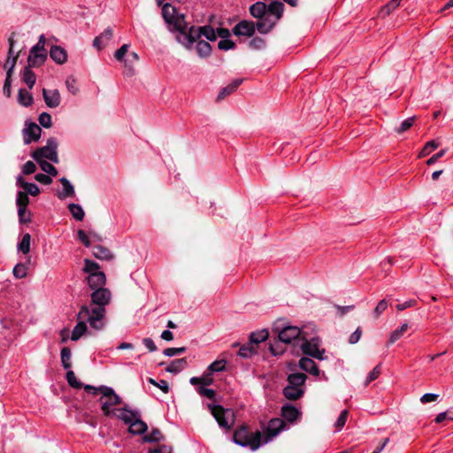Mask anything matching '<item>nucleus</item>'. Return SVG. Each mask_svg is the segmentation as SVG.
<instances>
[{
	"label": "nucleus",
	"mask_w": 453,
	"mask_h": 453,
	"mask_svg": "<svg viewBox=\"0 0 453 453\" xmlns=\"http://www.w3.org/2000/svg\"><path fill=\"white\" fill-rule=\"evenodd\" d=\"M84 389L92 395H101L98 402L100 403L103 414L106 417H112L113 414H116L118 411L116 407L123 403L122 398L111 387L84 385Z\"/></svg>",
	"instance_id": "obj_1"
},
{
	"label": "nucleus",
	"mask_w": 453,
	"mask_h": 453,
	"mask_svg": "<svg viewBox=\"0 0 453 453\" xmlns=\"http://www.w3.org/2000/svg\"><path fill=\"white\" fill-rule=\"evenodd\" d=\"M111 299V293L108 288H99L91 293V304L87 305L88 313L93 317L92 324H96L98 321L105 323V307L110 303Z\"/></svg>",
	"instance_id": "obj_2"
},
{
	"label": "nucleus",
	"mask_w": 453,
	"mask_h": 453,
	"mask_svg": "<svg viewBox=\"0 0 453 453\" xmlns=\"http://www.w3.org/2000/svg\"><path fill=\"white\" fill-rule=\"evenodd\" d=\"M202 36H204L210 42H214L217 39V33L211 26H191L185 34L176 35L175 39L185 49L191 50L194 43Z\"/></svg>",
	"instance_id": "obj_3"
},
{
	"label": "nucleus",
	"mask_w": 453,
	"mask_h": 453,
	"mask_svg": "<svg viewBox=\"0 0 453 453\" xmlns=\"http://www.w3.org/2000/svg\"><path fill=\"white\" fill-rule=\"evenodd\" d=\"M162 16L171 32H177V35H182L188 30V24L185 21L184 14L179 13L177 9L171 4L167 3L163 5Z\"/></svg>",
	"instance_id": "obj_4"
},
{
	"label": "nucleus",
	"mask_w": 453,
	"mask_h": 453,
	"mask_svg": "<svg viewBox=\"0 0 453 453\" xmlns=\"http://www.w3.org/2000/svg\"><path fill=\"white\" fill-rule=\"evenodd\" d=\"M233 441L242 447L250 448L253 451L263 444L261 433L259 431L252 433L247 426H242L234 431Z\"/></svg>",
	"instance_id": "obj_5"
},
{
	"label": "nucleus",
	"mask_w": 453,
	"mask_h": 453,
	"mask_svg": "<svg viewBox=\"0 0 453 453\" xmlns=\"http://www.w3.org/2000/svg\"><path fill=\"white\" fill-rule=\"evenodd\" d=\"M307 376L303 372H294L288 376V385L283 389L284 396L291 401L300 399L305 392Z\"/></svg>",
	"instance_id": "obj_6"
},
{
	"label": "nucleus",
	"mask_w": 453,
	"mask_h": 453,
	"mask_svg": "<svg viewBox=\"0 0 453 453\" xmlns=\"http://www.w3.org/2000/svg\"><path fill=\"white\" fill-rule=\"evenodd\" d=\"M94 316H92L90 313H88V310L87 309V305H82L80 311L77 314V324L74 326L71 340L72 341H78L86 332H87V323L89 324L90 327L96 330H101L104 328L105 323L98 321L96 324H92V319Z\"/></svg>",
	"instance_id": "obj_7"
},
{
	"label": "nucleus",
	"mask_w": 453,
	"mask_h": 453,
	"mask_svg": "<svg viewBox=\"0 0 453 453\" xmlns=\"http://www.w3.org/2000/svg\"><path fill=\"white\" fill-rule=\"evenodd\" d=\"M58 142L55 137H50L47 144L38 148L31 153V157L37 162H44L46 159L58 164L59 162L58 156Z\"/></svg>",
	"instance_id": "obj_8"
},
{
	"label": "nucleus",
	"mask_w": 453,
	"mask_h": 453,
	"mask_svg": "<svg viewBox=\"0 0 453 453\" xmlns=\"http://www.w3.org/2000/svg\"><path fill=\"white\" fill-rule=\"evenodd\" d=\"M208 407L220 427L231 429L235 420V415L232 410L216 404H209Z\"/></svg>",
	"instance_id": "obj_9"
},
{
	"label": "nucleus",
	"mask_w": 453,
	"mask_h": 453,
	"mask_svg": "<svg viewBox=\"0 0 453 453\" xmlns=\"http://www.w3.org/2000/svg\"><path fill=\"white\" fill-rule=\"evenodd\" d=\"M285 428V423L281 418H273L270 420L265 431V436L263 439V444L269 442L273 437L278 435Z\"/></svg>",
	"instance_id": "obj_10"
},
{
	"label": "nucleus",
	"mask_w": 453,
	"mask_h": 453,
	"mask_svg": "<svg viewBox=\"0 0 453 453\" xmlns=\"http://www.w3.org/2000/svg\"><path fill=\"white\" fill-rule=\"evenodd\" d=\"M303 352L310 357L317 358L319 360H323L325 349H320L319 348V344L316 339H311V341H305L302 346Z\"/></svg>",
	"instance_id": "obj_11"
},
{
	"label": "nucleus",
	"mask_w": 453,
	"mask_h": 453,
	"mask_svg": "<svg viewBox=\"0 0 453 453\" xmlns=\"http://www.w3.org/2000/svg\"><path fill=\"white\" fill-rule=\"evenodd\" d=\"M42 129L35 122H29L23 129V140L26 144H29L33 141H37L41 136Z\"/></svg>",
	"instance_id": "obj_12"
},
{
	"label": "nucleus",
	"mask_w": 453,
	"mask_h": 453,
	"mask_svg": "<svg viewBox=\"0 0 453 453\" xmlns=\"http://www.w3.org/2000/svg\"><path fill=\"white\" fill-rule=\"evenodd\" d=\"M138 54L134 51L129 52L124 60L123 64L124 71L123 73L127 77H132L135 73V64L138 62Z\"/></svg>",
	"instance_id": "obj_13"
},
{
	"label": "nucleus",
	"mask_w": 453,
	"mask_h": 453,
	"mask_svg": "<svg viewBox=\"0 0 453 453\" xmlns=\"http://www.w3.org/2000/svg\"><path fill=\"white\" fill-rule=\"evenodd\" d=\"M140 412L135 410H131L128 408V405L124 403L123 406L118 408L116 414H113L112 417H116L125 424L129 425L139 414Z\"/></svg>",
	"instance_id": "obj_14"
},
{
	"label": "nucleus",
	"mask_w": 453,
	"mask_h": 453,
	"mask_svg": "<svg viewBox=\"0 0 453 453\" xmlns=\"http://www.w3.org/2000/svg\"><path fill=\"white\" fill-rule=\"evenodd\" d=\"M256 30V25L252 21L242 20L236 24L233 28V33L235 35L252 36Z\"/></svg>",
	"instance_id": "obj_15"
},
{
	"label": "nucleus",
	"mask_w": 453,
	"mask_h": 453,
	"mask_svg": "<svg viewBox=\"0 0 453 453\" xmlns=\"http://www.w3.org/2000/svg\"><path fill=\"white\" fill-rule=\"evenodd\" d=\"M301 334V329L297 326H285L279 333V340L281 342L290 343L292 341L297 339Z\"/></svg>",
	"instance_id": "obj_16"
},
{
	"label": "nucleus",
	"mask_w": 453,
	"mask_h": 453,
	"mask_svg": "<svg viewBox=\"0 0 453 453\" xmlns=\"http://www.w3.org/2000/svg\"><path fill=\"white\" fill-rule=\"evenodd\" d=\"M60 183L62 184V189L56 190V196L59 200H65L67 197H73L75 196V190L73 185L70 182L68 179L65 177H62L59 179Z\"/></svg>",
	"instance_id": "obj_17"
},
{
	"label": "nucleus",
	"mask_w": 453,
	"mask_h": 453,
	"mask_svg": "<svg viewBox=\"0 0 453 453\" xmlns=\"http://www.w3.org/2000/svg\"><path fill=\"white\" fill-rule=\"evenodd\" d=\"M42 96L48 107L56 108L60 104L61 96L58 89H42Z\"/></svg>",
	"instance_id": "obj_18"
},
{
	"label": "nucleus",
	"mask_w": 453,
	"mask_h": 453,
	"mask_svg": "<svg viewBox=\"0 0 453 453\" xmlns=\"http://www.w3.org/2000/svg\"><path fill=\"white\" fill-rule=\"evenodd\" d=\"M113 35L112 28L107 27L103 33L96 36L93 41V46L98 50L105 48Z\"/></svg>",
	"instance_id": "obj_19"
},
{
	"label": "nucleus",
	"mask_w": 453,
	"mask_h": 453,
	"mask_svg": "<svg viewBox=\"0 0 453 453\" xmlns=\"http://www.w3.org/2000/svg\"><path fill=\"white\" fill-rule=\"evenodd\" d=\"M277 23V20L271 17L270 14L258 19L256 25V28L260 34L269 33Z\"/></svg>",
	"instance_id": "obj_20"
},
{
	"label": "nucleus",
	"mask_w": 453,
	"mask_h": 453,
	"mask_svg": "<svg viewBox=\"0 0 453 453\" xmlns=\"http://www.w3.org/2000/svg\"><path fill=\"white\" fill-rule=\"evenodd\" d=\"M87 280L89 288L93 290H96L99 289V288H104L105 285L106 278L105 274L103 272H100L88 274Z\"/></svg>",
	"instance_id": "obj_21"
},
{
	"label": "nucleus",
	"mask_w": 453,
	"mask_h": 453,
	"mask_svg": "<svg viewBox=\"0 0 453 453\" xmlns=\"http://www.w3.org/2000/svg\"><path fill=\"white\" fill-rule=\"evenodd\" d=\"M47 59V52L34 51L30 50L27 58V65L29 67H39L44 64Z\"/></svg>",
	"instance_id": "obj_22"
},
{
	"label": "nucleus",
	"mask_w": 453,
	"mask_h": 453,
	"mask_svg": "<svg viewBox=\"0 0 453 453\" xmlns=\"http://www.w3.org/2000/svg\"><path fill=\"white\" fill-rule=\"evenodd\" d=\"M50 57L58 65H63L67 60V53L65 50L58 45H55L50 48Z\"/></svg>",
	"instance_id": "obj_23"
},
{
	"label": "nucleus",
	"mask_w": 453,
	"mask_h": 453,
	"mask_svg": "<svg viewBox=\"0 0 453 453\" xmlns=\"http://www.w3.org/2000/svg\"><path fill=\"white\" fill-rule=\"evenodd\" d=\"M300 415L299 410L291 404H285L281 407V416L289 422L296 421Z\"/></svg>",
	"instance_id": "obj_24"
},
{
	"label": "nucleus",
	"mask_w": 453,
	"mask_h": 453,
	"mask_svg": "<svg viewBox=\"0 0 453 453\" xmlns=\"http://www.w3.org/2000/svg\"><path fill=\"white\" fill-rule=\"evenodd\" d=\"M299 367L311 375L318 376L319 374V370L316 363L309 357H302L299 360Z\"/></svg>",
	"instance_id": "obj_25"
},
{
	"label": "nucleus",
	"mask_w": 453,
	"mask_h": 453,
	"mask_svg": "<svg viewBox=\"0 0 453 453\" xmlns=\"http://www.w3.org/2000/svg\"><path fill=\"white\" fill-rule=\"evenodd\" d=\"M284 12V4L280 1H273L267 5V14L277 21L281 18Z\"/></svg>",
	"instance_id": "obj_26"
},
{
	"label": "nucleus",
	"mask_w": 453,
	"mask_h": 453,
	"mask_svg": "<svg viewBox=\"0 0 453 453\" xmlns=\"http://www.w3.org/2000/svg\"><path fill=\"white\" fill-rule=\"evenodd\" d=\"M147 424L141 419L140 413L138 416L129 424V432L134 434H142L147 430Z\"/></svg>",
	"instance_id": "obj_27"
},
{
	"label": "nucleus",
	"mask_w": 453,
	"mask_h": 453,
	"mask_svg": "<svg viewBox=\"0 0 453 453\" xmlns=\"http://www.w3.org/2000/svg\"><path fill=\"white\" fill-rule=\"evenodd\" d=\"M194 386H210L213 383L212 373L211 372H203L200 377H192L189 380Z\"/></svg>",
	"instance_id": "obj_28"
},
{
	"label": "nucleus",
	"mask_w": 453,
	"mask_h": 453,
	"mask_svg": "<svg viewBox=\"0 0 453 453\" xmlns=\"http://www.w3.org/2000/svg\"><path fill=\"white\" fill-rule=\"evenodd\" d=\"M187 358L182 357L173 360L165 368V371L170 373H179L187 367Z\"/></svg>",
	"instance_id": "obj_29"
},
{
	"label": "nucleus",
	"mask_w": 453,
	"mask_h": 453,
	"mask_svg": "<svg viewBox=\"0 0 453 453\" xmlns=\"http://www.w3.org/2000/svg\"><path fill=\"white\" fill-rule=\"evenodd\" d=\"M250 12L259 19L267 15V5L263 2H257L250 7Z\"/></svg>",
	"instance_id": "obj_30"
},
{
	"label": "nucleus",
	"mask_w": 453,
	"mask_h": 453,
	"mask_svg": "<svg viewBox=\"0 0 453 453\" xmlns=\"http://www.w3.org/2000/svg\"><path fill=\"white\" fill-rule=\"evenodd\" d=\"M196 42V50L197 55L202 58H208L211 53V44L208 42L200 39H198Z\"/></svg>",
	"instance_id": "obj_31"
},
{
	"label": "nucleus",
	"mask_w": 453,
	"mask_h": 453,
	"mask_svg": "<svg viewBox=\"0 0 453 453\" xmlns=\"http://www.w3.org/2000/svg\"><path fill=\"white\" fill-rule=\"evenodd\" d=\"M242 79H235L226 87L223 88L218 95V100L225 98L226 96L232 94L242 83Z\"/></svg>",
	"instance_id": "obj_32"
},
{
	"label": "nucleus",
	"mask_w": 453,
	"mask_h": 453,
	"mask_svg": "<svg viewBox=\"0 0 453 453\" xmlns=\"http://www.w3.org/2000/svg\"><path fill=\"white\" fill-rule=\"evenodd\" d=\"M93 255L99 259L109 260L112 257L111 252L101 245H95L92 247Z\"/></svg>",
	"instance_id": "obj_33"
},
{
	"label": "nucleus",
	"mask_w": 453,
	"mask_h": 453,
	"mask_svg": "<svg viewBox=\"0 0 453 453\" xmlns=\"http://www.w3.org/2000/svg\"><path fill=\"white\" fill-rule=\"evenodd\" d=\"M32 67L28 65L25 67L23 71L22 80L28 86L29 88H32L35 83L36 77L35 73L31 70Z\"/></svg>",
	"instance_id": "obj_34"
},
{
	"label": "nucleus",
	"mask_w": 453,
	"mask_h": 453,
	"mask_svg": "<svg viewBox=\"0 0 453 453\" xmlns=\"http://www.w3.org/2000/svg\"><path fill=\"white\" fill-rule=\"evenodd\" d=\"M402 0H391L386 5H384L380 12V16L385 18L388 16L393 11H395L401 3Z\"/></svg>",
	"instance_id": "obj_35"
},
{
	"label": "nucleus",
	"mask_w": 453,
	"mask_h": 453,
	"mask_svg": "<svg viewBox=\"0 0 453 453\" xmlns=\"http://www.w3.org/2000/svg\"><path fill=\"white\" fill-rule=\"evenodd\" d=\"M19 103L23 106H29L33 103V96L31 93H29L27 90L24 88H20L19 90V97H18Z\"/></svg>",
	"instance_id": "obj_36"
},
{
	"label": "nucleus",
	"mask_w": 453,
	"mask_h": 453,
	"mask_svg": "<svg viewBox=\"0 0 453 453\" xmlns=\"http://www.w3.org/2000/svg\"><path fill=\"white\" fill-rule=\"evenodd\" d=\"M69 211L72 216L79 221H81L84 219L85 213L82 207L80 204L70 203L68 205Z\"/></svg>",
	"instance_id": "obj_37"
},
{
	"label": "nucleus",
	"mask_w": 453,
	"mask_h": 453,
	"mask_svg": "<svg viewBox=\"0 0 453 453\" xmlns=\"http://www.w3.org/2000/svg\"><path fill=\"white\" fill-rule=\"evenodd\" d=\"M268 331L263 329L257 332L251 333L250 340L252 344H257L259 342H265L268 338Z\"/></svg>",
	"instance_id": "obj_38"
},
{
	"label": "nucleus",
	"mask_w": 453,
	"mask_h": 453,
	"mask_svg": "<svg viewBox=\"0 0 453 453\" xmlns=\"http://www.w3.org/2000/svg\"><path fill=\"white\" fill-rule=\"evenodd\" d=\"M256 353V349L254 348L253 344L250 342L240 348L238 355L242 357L248 358L252 357Z\"/></svg>",
	"instance_id": "obj_39"
},
{
	"label": "nucleus",
	"mask_w": 453,
	"mask_h": 453,
	"mask_svg": "<svg viewBox=\"0 0 453 453\" xmlns=\"http://www.w3.org/2000/svg\"><path fill=\"white\" fill-rule=\"evenodd\" d=\"M409 326L407 323H403L399 328L394 330L389 336L388 342L390 344L395 342L397 340H399L404 333L407 331Z\"/></svg>",
	"instance_id": "obj_40"
},
{
	"label": "nucleus",
	"mask_w": 453,
	"mask_h": 453,
	"mask_svg": "<svg viewBox=\"0 0 453 453\" xmlns=\"http://www.w3.org/2000/svg\"><path fill=\"white\" fill-rule=\"evenodd\" d=\"M60 356H61V363H62L63 367L65 369H69L72 365V364H71V357H72L71 349L67 347L63 348L61 349Z\"/></svg>",
	"instance_id": "obj_41"
},
{
	"label": "nucleus",
	"mask_w": 453,
	"mask_h": 453,
	"mask_svg": "<svg viewBox=\"0 0 453 453\" xmlns=\"http://www.w3.org/2000/svg\"><path fill=\"white\" fill-rule=\"evenodd\" d=\"M30 241L31 235L29 234H25L22 236L20 242L18 245L19 251L23 254H27L30 251Z\"/></svg>",
	"instance_id": "obj_42"
},
{
	"label": "nucleus",
	"mask_w": 453,
	"mask_h": 453,
	"mask_svg": "<svg viewBox=\"0 0 453 453\" xmlns=\"http://www.w3.org/2000/svg\"><path fill=\"white\" fill-rule=\"evenodd\" d=\"M163 439L164 436L157 428L153 429L150 434L144 436V441L148 442H157Z\"/></svg>",
	"instance_id": "obj_43"
},
{
	"label": "nucleus",
	"mask_w": 453,
	"mask_h": 453,
	"mask_svg": "<svg viewBox=\"0 0 453 453\" xmlns=\"http://www.w3.org/2000/svg\"><path fill=\"white\" fill-rule=\"evenodd\" d=\"M38 164H39L42 171L46 173L47 175L53 176V177L58 175V172L57 168L50 163L44 161V162H39Z\"/></svg>",
	"instance_id": "obj_44"
},
{
	"label": "nucleus",
	"mask_w": 453,
	"mask_h": 453,
	"mask_svg": "<svg viewBox=\"0 0 453 453\" xmlns=\"http://www.w3.org/2000/svg\"><path fill=\"white\" fill-rule=\"evenodd\" d=\"M226 361L225 359L216 360L208 366V371L211 373L222 372L226 369Z\"/></svg>",
	"instance_id": "obj_45"
},
{
	"label": "nucleus",
	"mask_w": 453,
	"mask_h": 453,
	"mask_svg": "<svg viewBox=\"0 0 453 453\" xmlns=\"http://www.w3.org/2000/svg\"><path fill=\"white\" fill-rule=\"evenodd\" d=\"M22 188L25 189L24 192L27 193V195H31L33 196H36L40 194V188L35 183L24 182V183H22Z\"/></svg>",
	"instance_id": "obj_46"
},
{
	"label": "nucleus",
	"mask_w": 453,
	"mask_h": 453,
	"mask_svg": "<svg viewBox=\"0 0 453 453\" xmlns=\"http://www.w3.org/2000/svg\"><path fill=\"white\" fill-rule=\"evenodd\" d=\"M84 272H86L88 274L100 273L99 265L90 259H85Z\"/></svg>",
	"instance_id": "obj_47"
},
{
	"label": "nucleus",
	"mask_w": 453,
	"mask_h": 453,
	"mask_svg": "<svg viewBox=\"0 0 453 453\" xmlns=\"http://www.w3.org/2000/svg\"><path fill=\"white\" fill-rule=\"evenodd\" d=\"M27 274V266L25 264H18L13 268V275L17 279L25 278Z\"/></svg>",
	"instance_id": "obj_48"
},
{
	"label": "nucleus",
	"mask_w": 453,
	"mask_h": 453,
	"mask_svg": "<svg viewBox=\"0 0 453 453\" xmlns=\"http://www.w3.org/2000/svg\"><path fill=\"white\" fill-rule=\"evenodd\" d=\"M66 380L68 384L74 388H84L81 382L78 381L76 376L73 371H67L66 372Z\"/></svg>",
	"instance_id": "obj_49"
},
{
	"label": "nucleus",
	"mask_w": 453,
	"mask_h": 453,
	"mask_svg": "<svg viewBox=\"0 0 453 453\" xmlns=\"http://www.w3.org/2000/svg\"><path fill=\"white\" fill-rule=\"evenodd\" d=\"M438 147V144L434 141H429L426 143L422 150L419 152L418 157H424L429 155L434 150Z\"/></svg>",
	"instance_id": "obj_50"
},
{
	"label": "nucleus",
	"mask_w": 453,
	"mask_h": 453,
	"mask_svg": "<svg viewBox=\"0 0 453 453\" xmlns=\"http://www.w3.org/2000/svg\"><path fill=\"white\" fill-rule=\"evenodd\" d=\"M380 372H381V365H377L372 369V371L370 372L369 374L367 375L365 382V386H367L372 381L375 380L380 376Z\"/></svg>",
	"instance_id": "obj_51"
},
{
	"label": "nucleus",
	"mask_w": 453,
	"mask_h": 453,
	"mask_svg": "<svg viewBox=\"0 0 453 453\" xmlns=\"http://www.w3.org/2000/svg\"><path fill=\"white\" fill-rule=\"evenodd\" d=\"M29 203L28 195L24 191H19L17 194L16 204L18 207H27Z\"/></svg>",
	"instance_id": "obj_52"
},
{
	"label": "nucleus",
	"mask_w": 453,
	"mask_h": 453,
	"mask_svg": "<svg viewBox=\"0 0 453 453\" xmlns=\"http://www.w3.org/2000/svg\"><path fill=\"white\" fill-rule=\"evenodd\" d=\"M129 44H123L114 54V57L117 61L122 62L127 55L129 53L128 51Z\"/></svg>",
	"instance_id": "obj_53"
},
{
	"label": "nucleus",
	"mask_w": 453,
	"mask_h": 453,
	"mask_svg": "<svg viewBox=\"0 0 453 453\" xmlns=\"http://www.w3.org/2000/svg\"><path fill=\"white\" fill-rule=\"evenodd\" d=\"M196 391L200 395L205 396L208 399H214L216 395L213 389L206 388L205 386H198Z\"/></svg>",
	"instance_id": "obj_54"
},
{
	"label": "nucleus",
	"mask_w": 453,
	"mask_h": 453,
	"mask_svg": "<svg viewBox=\"0 0 453 453\" xmlns=\"http://www.w3.org/2000/svg\"><path fill=\"white\" fill-rule=\"evenodd\" d=\"M18 216L20 223L31 221L30 213L27 211V207H18Z\"/></svg>",
	"instance_id": "obj_55"
},
{
	"label": "nucleus",
	"mask_w": 453,
	"mask_h": 453,
	"mask_svg": "<svg viewBox=\"0 0 453 453\" xmlns=\"http://www.w3.org/2000/svg\"><path fill=\"white\" fill-rule=\"evenodd\" d=\"M38 120L40 125L45 128H49L52 125L51 116L47 112L41 113Z\"/></svg>",
	"instance_id": "obj_56"
},
{
	"label": "nucleus",
	"mask_w": 453,
	"mask_h": 453,
	"mask_svg": "<svg viewBox=\"0 0 453 453\" xmlns=\"http://www.w3.org/2000/svg\"><path fill=\"white\" fill-rule=\"evenodd\" d=\"M348 414H349V412L347 410H344L341 412L340 416L338 417V418L334 424L336 431H340L344 426V425L347 421Z\"/></svg>",
	"instance_id": "obj_57"
},
{
	"label": "nucleus",
	"mask_w": 453,
	"mask_h": 453,
	"mask_svg": "<svg viewBox=\"0 0 453 453\" xmlns=\"http://www.w3.org/2000/svg\"><path fill=\"white\" fill-rule=\"evenodd\" d=\"M265 46V41L261 37H254L250 41V47L253 50H262Z\"/></svg>",
	"instance_id": "obj_58"
},
{
	"label": "nucleus",
	"mask_w": 453,
	"mask_h": 453,
	"mask_svg": "<svg viewBox=\"0 0 453 453\" xmlns=\"http://www.w3.org/2000/svg\"><path fill=\"white\" fill-rule=\"evenodd\" d=\"M186 351L185 347H180V348H167L165 349L163 351V354L166 357H173L177 355H180Z\"/></svg>",
	"instance_id": "obj_59"
},
{
	"label": "nucleus",
	"mask_w": 453,
	"mask_h": 453,
	"mask_svg": "<svg viewBox=\"0 0 453 453\" xmlns=\"http://www.w3.org/2000/svg\"><path fill=\"white\" fill-rule=\"evenodd\" d=\"M218 48L222 50H233L235 48V43L228 38L222 39L219 42Z\"/></svg>",
	"instance_id": "obj_60"
},
{
	"label": "nucleus",
	"mask_w": 453,
	"mask_h": 453,
	"mask_svg": "<svg viewBox=\"0 0 453 453\" xmlns=\"http://www.w3.org/2000/svg\"><path fill=\"white\" fill-rule=\"evenodd\" d=\"M388 304L386 300H381L380 302H379L373 311L374 318L378 319L384 312V311L388 308Z\"/></svg>",
	"instance_id": "obj_61"
},
{
	"label": "nucleus",
	"mask_w": 453,
	"mask_h": 453,
	"mask_svg": "<svg viewBox=\"0 0 453 453\" xmlns=\"http://www.w3.org/2000/svg\"><path fill=\"white\" fill-rule=\"evenodd\" d=\"M414 120H415V117H411V118L404 119L401 123L400 127H398L397 132L403 133V132L407 131L408 129H410L412 127Z\"/></svg>",
	"instance_id": "obj_62"
},
{
	"label": "nucleus",
	"mask_w": 453,
	"mask_h": 453,
	"mask_svg": "<svg viewBox=\"0 0 453 453\" xmlns=\"http://www.w3.org/2000/svg\"><path fill=\"white\" fill-rule=\"evenodd\" d=\"M36 171V165L32 161L26 162L22 166V173L25 175H29L34 173Z\"/></svg>",
	"instance_id": "obj_63"
},
{
	"label": "nucleus",
	"mask_w": 453,
	"mask_h": 453,
	"mask_svg": "<svg viewBox=\"0 0 453 453\" xmlns=\"http://www.w3.org/2000/svg\"><path fill=\"white\" fill-rule=\"evenodd\" d=\"M45 36L43 35H41L38 42L35 46H33L31 50H33L34 51L47 52L45 49Z\"/></svg>",
	"instance_id": "obj_64"
}]
</instances>
